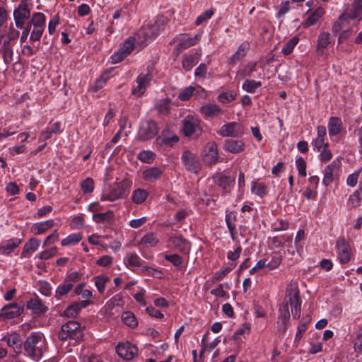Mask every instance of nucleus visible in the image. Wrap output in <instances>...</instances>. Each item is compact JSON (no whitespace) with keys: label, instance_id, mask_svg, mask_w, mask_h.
I'll use <instances>...</instances> for the list:
<instances>
[{"label":"nucleus","instance_id":"nucleus-1","mask_svg":"<svg viewBox=\"0 0 362 362\" xmlns=\"http://www.w3.org/2000/svg\"><path fill=\"white\" fill-rule=\"evenodd\" d=\"M289 305H291L293 317L299 318L301 310V300L298 286L293 284L287 286L284 303L279 308V319L284 325V332L287 329L286 323L290 318Z\"/></svg>","mask_w":362,"mask_h":362},{"label":"nucleus","instance_id":"nucleus-2","mask_svg":"<svg viewBox=\"0 0 362 362\" xmlns=\"http://www.w3.org/2000/svg\"><path fill=\"white\" fill-rule=\"evenodd\" d=\"M23 348L26 357L35 361H40L47 350L44 334L39 332H32L23 342Z\"/></svg>","mask_w":362,"mask_h":362},{"label":"nucleus","instance_id":"nucleus-3","mask_svg":"<svg viewBox=\"0 0 362 362\" xmlns=\"http://www.w3.org/2000/svg\"><path fill=\"white\" fill-rule=\"evenodd\" d=\"M130 182L123 180L120 182H114L107 189L103 190L100 200L102 202H115L118 199H125L130 192Z\"/></svg>","mask_w":362,"mask_h":362},{"label":"nucleus","instance_id":"nucleus-4","mask_svg":"<svg viewBox=\"0 0 362 362\" xmlns=\"http://www.w3.org/2000/svg\"><path fill=\"white\" fill-rule=\"evenodd\" d=\"M181 132L186 137H197L202 132L201 121L194 114H187L181 121Z\"/></svg>","mask_w":362,"mask_h":362},{"label":"nucleus","instance_id":"nucleus-5","mask_svg":"<svg viewBox=\"0 0 362 362\" xmlns=\"http://www.w3.org/2000/svg\"><path fill=\"white\" fill-rule=\"evenodd\" d=\"M82 338L83 330L80 325L75 321H69L63 325L59 332V339L63 341L67 339L80 340Z\"/></svg>","mask_w":362,"mask_h":362},{"label":"nucleus","instance_id":"nucleus-6","mask_svg":"<svg viewBox=\"0 0 362 362\" xmlns=\"http://www.w3.org/2000/svg\"><path fill=\"white\" fill-rule=\"evenodd\" d=\"M245 132L244 127L237 122H230L222 125L216 133L222 137L240 138Z\"/></svg>","mask_w":362,"mask_h":362},{"label":"nucleus","instance_id":"nucleus-7","mask_svg":"<svg viewBox=\"0 0 362 362\" xmlns=\"http://www.w3.org/2000/svg\"><path fill=\"white\" fill-rule=\"evenodd\" d=\"M136 42L137 43V39L135 35L129 37L120 48L111 56L112 62L117 64L122 62L133 51Z\"/></svg>","mask_w":362,"mask_h":362},{"label":"nucleus","instance_id":"nucleus-8","mask_svg":"<svg viewBox=\"0 0 362 362\" xmlns=\"http://www.w3.org/2000/svg\"><path fill=\"white\" fill-rule=\"evenodd\" d=\"M202 37V33H199L191 37L188 34H181L175 38V41L177 42L176 45L174 52L177 55L180 54L184 49H186L196 44H197Z\"/></svg>","mask_w":362,"mask_h":362},{"label":"nucleus","instance_id":"nucleus-9","mask_svg":"<svg viewBox=\"0 0 362 362\" xmlns=\"http://www.w3.org/2000/svg\"><path fill=\"white\" fill-rule=\"evenodd\" d=\"M158 132V128L156 122L148 119L141 122L138 136L140 140L147 141L153 138Z\"/></svg>","mask_w":362,"mask_h":362},{"label":"nucleus","instance_id":"nucleus-10","mask_svg":"<svg viewBox=\"0 0 362 362\" xmlns=\"http://www.w3.org/2000/svg\"><path fill=\"white\" fill-rule=\"evenodd\" d=\"M185 169L191 173H197L201 169V163L197 156L189 151L183 152L181 156Z\"/></svg>","mask_w":362,"mask_h":362},{"label":"nucleus","instance_id":"nucleus-11","mask_svg":"<svg viewBox=\"0 0 362 362\" xmlns=\"http://www.w3.org/2000/svg\"><path fill=\"white\" fill-rule=\"evenodd\" d=\"M24 310V308L19 303H13L4 305L0 310V317L4 320H13L19 317Z\"/></svg>","mask_w":362,"mask_h":362},{"label":"nucleus","instance_id":"nucleus-12","mask_svg":"<svg viewBox=\"0 0 362 362\" xmlns=\"http://www.w3.org/2000/svg\"><path fill=\"white\" fill-rule=\"evenodd\" d=\"M151 79L152 76L148 72L140 74L135 81L136 85L132 90V94L136 97L142 96L150 85Z\"/></svg>","mask_w":362,"mask_h":362},{"label":"nucleus","instance_id":"nucleus-13","mask_svg":"<svg viewBox=\"0 0 362 362\" xmlns=\"http://www.w3.org/2000/svg\"><path fill=\"white\" fill-rule=\"evenodd\" d=\"M116 351L122 358L130 361L137 355L138 349L136 346L127 341L119 343L116 346Z\"/></svg>","mask_w":362,"mask_h":362},{"label":"nucleus","instance_id":"nucleus-14","mask_svg":"<svg viewBox=\"0 0 362 362\" xmlns=\"http://www.w3.org/2000/svg\"><path fill=\"white\" fill-rule=\"evenodd\" d=\"M30 12L25 3H21L13 12L15 23L17 28H23L25 21L30 17Z\"/></svg>","mask_w":362,"mask_h":362},{"label":"nucleus","instance_id":"nucleus-15","mask_svg":"<svg viewBox=\"0 0 362 362\" xmlns=\"http://www.w3.org/2000/svg\"><path fill=\"white\" fill-rule=\"evenodd\" d=\"M214 182L220 187L223 194L230 192L235 185V178L222 175L221 173L216 174L213 177Z\"/></svg>","mask_w":362,"mask_h":362},{"label":"nucleus","instance_id":"nucleus-16","mask_svg":"<svg viewBox=\"0 0 362 362\" xmlns=\"http://www.w3.org/2000/svg\"><path fill=\"white\" fill-rule=\"evenodd\" d=\"M151 34V28L146 24L143 25L134 35L137 39V44L141 47L146 46L149 42L156 38L154 35Z\"/></svg>","mask_w":362,"mask_h":362},{"label":"nucleus","instance_id":"nucleus-17","mask_svg":"<svg viewBox=\"0 0 362 362\" xmlns=\"http://www.w3.org/2000/svg\"><path fill=\"white\" fill-rule=\"evenodd\" d=\"M337 249L341 263H347L351 258V248L344 238H339L337 241Z\"/></svg>","mask_w":362,"mask_h":362},{"label":"nucleus","instance_id":"nucleus-18","mask_svg":"<svg viewBox=\"0 0 362 362\" xmlns=\"http://www.w3.org/2000/svg\"><path fill=\"white\" fill-rule=\"evenodd\" d=\"M331 35L328 32L322 31L317 36L316 44V53L317 56H323L326 48L331 44Z\"/></svg>","mask_w":362,"mask_h":362},{"label":"nucleus","instance_id":"nucleus-19","mask_svg":"<svg viewBox=\"0 0 362 362\" xmlns=\"http://www.w3.org/2000/svg\"><path fill=\"white\" fill-rule=\"evenodd\" d=\"M91 304H93V302L90 300L75 302L64 310L62 315L68 317H75L82 308H85Z\"/></svg>","mask_w":362,"mask_h":362},{"label":"nucleus","instance_id":"nucleus-20","mask_svg":"<svg viewBox=\"0 0 362 362\" xmlns=\"http://www.w3.org/2000/svg\"><path fill=\"white\" fill-rule=\"evenodd\" d=\"M170 243L178 251L187 254L190 249L189 243L182 235H171L168 239Z\"/></svg>","mask_w":362,"mask_h":362},{"label":"nucleus","instance_id":"nucleus-21","mask_svg":"<svg viewBox=\"0 0 362 362\" xmlns=\"http://www.w3.org/2000/svg\"><path fill=\"white\" fill-rule=\"evenodd\" d=\"M22 241L20 238H13L2 241L0 243V255H10L18 246Z\"/></svg>","mask_w":362,"mask_h":362},{"label":"nucleus","instance_id":"nucleus-22","mask_svg":"<svg viewBox=\"0 0 362 362\" xmlns=\"http://www.w3.org/2000/svg\"><path fill=\"white\" fill-rule=\"evenodd\" d=\"M223 149L231 153H239L245 150V144L242 140L226 139L223 144Z\"/></svg>","mask_w":362,"mask_h":362},{"label":"nucleus","instance_id":"nucleus-23","mask_svg":"<svg viewBox=\"0 0 362 362\" xmlns=\"http://www.w3.org/2000/svg\"><path fill=\"white\" fill-rule=\"evenodd\" d=\"M337 168L338 162L337 160H333L331 163L325 168L323 171L324 177L322 180V183L324 185L327 187L333 182Z\"/></svg>","mask_w":362,"mask_h":362},{"label":"nucleus","instance_id":"nucleus-24","mask_svg":"<svg viewBox=\"0 0 362 362\" xmlns=\"http://www.w3.org/2000/svg\"><path fill=\"white\" fill-rule=\"evenodd\" d=\"M167 18L160 16H158L155 18V20L153 22H149L146 25L151 28L152 31L151 35H154V36L156 37L162 30H164L165 26L167 23Z\"/></svg>","mask_w":362,"mask_h":362},{"label":"nucleus","instance_id":"nucleus-25","mask_svg":"<svg viewBox=\"0 0 362 362\" xmlns=\"http://www.w3.org/2000/svg\"><path fill=\"white\" fill-rule=\"evenodd\" d=\"M163 173V170L161 168L151 167L143 171L142 177L146 181L153 182L158 180L161 177Z\"/></svg>","mask_w":362,"mask_h":362},{"label":"nucleus","instance_id":"nucleus-26","mask_svg":"<svg viewBox=\"0 0 362 362\" xmlns=\"http://www.w3.org/2000/svg\"><path fill=\"white\" fill-rule=\"evenodd\" d=\"M40 241L36 238H32L29 239L28 242L23 246L21 257L28 258L30 255L35 252L39 247Z\"/></svg>","mask_w":362,"mask_h":362},{"label":"nucleus","instance_id":"nucleus-27","mask_svg":"<svg viewBox=\"0 0 362 362\" xmlns=\"http://www.w3.org/2000/svg\"><path fill=\"white\" fill-rule=\"evenodd\" d=\"M54 226V221L52 219H49L45 221H41L34 223L31 226V232L34 235H40L45 233L49 229L52 228Z\"/></svg>","mask_w":362,"mask_h":362},{"label":"nucleus","instance_id":"nucleus-28","mask_svg":"<svg viewBox=\"0 0 362 362\" xmlns=\"http://www.w3.org/2000/svg\"><path fill=\"white\" fill-rule=\"evenodd\" d=\"M204 161L207 164L216 163L218 160V153L217 151V146L215 143L208 145L207 148L205 150L204 154Z\"/></svg>","mask_w":362,"mask_h":362},{"label":"nucleus","instance_id":"nucleus-29","mask_svg":"<svg viewBox=\"0 0 362 362\" xmlns=\"http://www.w3.org/2000/svg\"><path fill=\"white\" fill-rule=\"evenodd\" d=\"M27 308L30 310L33 313L37 315L43 314L48 310L47 308L42 304V300L38 298L30 299L27 303Z\"/></svg>","mask_w":362,"mask_h":362},{"label":"nucleus","instance_id":"nucleus-30","mask_svg":"<svg viewBox=\"0 0 362 362\" xmlns=\"http://www.w3.org/2000/svg\"><path fill=\"white\" fill-rule=\"evenodd\" d=\"M81 362H104L100 355L96 354L93 351L83 348L80 353Z\"/></svg>","mask_w":362,"mask_h":362},{"label":"nucleus","instance_id":"nucleus-31","mask_svg":"<svg viewBox=\"0 0 362 362\" xmlns=\"http://www.w3.org/2000/svg\"><path fill=\"white\" fill-rule=\"evenodd\" d=\"M325 15V10L322 7L317 8L312 12L304 21V27H310L316 24Z\"/></svg>","mask_w":362,"mask_h":362},{"label":"nucleus","instance_id":"nucleus-32","mask_svg":"<svg viewBox=\"0 0 362 362\" xmlns=\"http://www.w3.org/2000/svg\"><path fill=\"white\" fill-rule=\"evenodd\" d=\"M349 19L362 18V0H354L350 8L344 13Z\"/></svg>","mask_w":362,"mask_h":362},{"label":"nucleus","instance_id":"nucleus-33","mask_svg":"<svg viewBox=\"0 0 362 362\" xmlns=\"http://www.w3.org/2000/svg\"><path fill=\"white\" fill-rule=\"evenodd\" d=\"M200 112L206 117H214L223 113V110L216 104L203 105Z\"/></svg>","mask_w":362,"mask_h":362},{"label":"nucleus","instance_id":"nucleus-34","mask_svg":"<svg viewBox=\"0 0 362 362\" xmlns=\"http://www.w3.org/2000/svg\"><path fill=\"white\" fill-rule=\"evenodd\" d=\"M327 127L329 136H336L342 130V122L339 117H332L328 122Z\"/></svg>","mask_w":362,"mask_h":362},{"label":"nucleus","instance_id":"nucleus-35","mask_svg":"<svg viewBox=\"0 0 362 362\" xmlns=\"http://www.w3.org/2000/svg\"><path fill=\"white\" fill-rule=\"evenodd\" d=\"M19 32L13 27H10L3 42V49H4L6 52H12V49L10 47V43L11 41L17 40Z\"/></svg>","mask_w":362,"mask_h":362},{"label":"nucleus","instance_id":"nucleus-36","mask_svg":"<svg viewBox=\"0 0 362 362\" xmlns=\"http://www.w3.org/2000/svg\"><path fill=\"white\" fill-rule=\"evenodd\" d=\"M148 192L142 188H137L132 192L131 199L135 204H144L148 197Z\"/></svg>","mask_w":362,"mask_h":362},{"label":"nucleus","instance_id":"nucleus-37","mask_svg":"<svg viewBox=\"0 0 362 362\" xmlns=\"http://www.w3.org/2000/svg\"><path fill=\"white\" fill-rule=\"evenodd\" d=\"M158 140L168 146H172L173 144L179 141L178 136L172 133L170 130H164L162 132L161 135L158 138Z\"/></svg>","mask_w":362,"mask_h":362},{"label":"nucleus","instance_id":"nucleus-38","mask_svg":"<svg viewBox=\"0 0 362 362\" xmlns=\"http://www.w3.org/2000/svg\"><path fill=\"white\" fill-rule=\"evenodd\" d=\"M248 48V43L243 42L239 45L236 52L231 56L229 59L230 64H235L237 62L240 60L246 54V50Z\"/></svg>","mask_w":362,"mask_h":362},{"label":"nucleus","instance_id":"nucleus-39","mask_svg":"<svg viewBox=\"0 0 362 362\" xmlns=\"http://www.w3.org/2000/svg\"><path fill=\"white\" fill-rule=\"evenodd\" d=\"M159 243L157 235L153 232L145 234L140 240L139 243L148 247H155Z\"/></svg>","mask_w":362,"mask_h":362},{"label":"nucleus","instance_id":"nucleus-40","mask_svg":"<svg viewBox=\"0 0 362 362\" xmlns=\"http://www.w3.org/2000/svg\"><path fill=\"white\" fill-rule=\"evenodd\" d=\"M349 23V18L343 13L341 15L337 21L334 23V24L332 26V31L334 34H337L344 28H347L348 25Z\"/></svg>","mask_w":362,"mask_h":362},{"label":"nucleus","instance_id":"nucleus-41","mask_svg":"<svg viewBox=\"0 0 362 362\" xmlns=\"http://www.w3.org/2000/svg\"><path fill=\"white\" fill-rule=\"evenodd\" d=\"M196 91V93H198L201 91H204V89L199 86L194 87L189 86L187 88H185L184 90H182L178 98L182 100L185 101L190 98V97L194 94V92Z\"/></svg>","mask_w":362,"mask_h":362},{"label":"nucleus","instance_id":"nucleus-42","mask_svg":"<svg viewBox=\"0 0 362 362\" xmlns=\"http://www.w3.org/2000/svg\"><path fill=\"white\" fill-rule=\"evenodd\" d=\"M171 100L168 98L161 99L156 103V109L163 115H168L170 110Z\"/></svg>","mask_w":362,"mask_h":362},{"label":"nucleus","instance_id":"nucleus-43","mask_svg":"<svg viewBox=\"0 0 362 362\" xmlns=\"http://www.w3.org/2000/svg\"><path fill=\"white\" fill-rule=\"evenodd\" d=\"M251 192L259 197H264L267 194L268 189L265 185L253 181L251 183Z\"/></svg>","mask_w":362,"mask_h":362},{"label":"nucleus","instance_id":"nucleus-44","mask_svg":"<svg viewBox=\"0 0 362 362\" xmlns=\"http://www.w3.org/2000/svg\"><path fill=\"white\" fill-rule=\"evenodd\" d=\"M73 288V284L64 281L63 283L60 284L55 291V297L57 299H60L62 296L66 295Z\"/></svg>","mask_w":362,"mask_h":362},{"label":"nucleus","instance_id":"nucleus-45","mask_svg":"<svg viewBox=\"0 0 362 362\" xmlns=\"http://www.w3.org/2000/svg\"><path fill=\"white\" fill-rule=\"evenodd\" d=\"M354 351L360 355L362 354V325L355 332V338L353 339Z\"/></svg>","mask_w":362,"mask_h":362},{"label":"nucleus","instance_id":"nucleus-46","mask_svg":"<svg viewBox=\"0 0 362 362\" xmlns=\"http://www.w3.org/2000/svg\"><path fill=\"white\" fill-rule=\"evenodd\" d=\"M95 286L97 288L98 292L103 294L106 288V284L110 281V277L105 275H98L94 277Z\"/></svg>","mask_w":362,"mask_h":362},{"label":"nucleus","instance_id":"nucleus-47","mask_svg":"<svg viewBox=\"0 0 362 362\" xmlns=\"http://www.w3.org/2000/svg\"><path fill=\"white\" fill-rule=\"evenodd\" d=\"M197 62L198 59L196 54H186L183 57L182 67L185 71H189Z\"/></svg>","mask_w":362,"mask_h":362},{"label":"nucleus","instance_id":"nucleus-48","mask_svg":"<svg viewBox=\"0 0 362 362\" xmlns=\"http://www.w3.org/2000/svg\"><path fill=\"white\" fill-rule=\"evenodd\" d=\"M122 320L127 326L131 328H134L138 325L134 314L130 311L124 312L122 314Z\"/></svg>","mask_w":362,"mask_h":362},{"label":"nucleus","instance_id":"nucleus-49","mask_svg":"<svg viewBox=\"0 0 362 362\" xmlns=\"http://www.w3.org/2000/svg\"><path fill=\"white\" fill-rule=\"evenodd\" d=\"M82 239L81 233H73L63 239L61 245L64 247L72 246L78 244Z\"/></svg>","mask_w":362,"mask_h":362},{"label":"nucleus","instance_id":"nucleus-50","mask_svg":"<svg viewBox=\"0 0 362 362\" xmlns=\"http://www.w3.org/2000/svg\"><path fill=\"white\" fill-rule=\"evenodd\" d=\"M45 16L42 13H35L29 23H31V26L45 28Z\"/></svg>","mask_w":362,"mask_h":362},{"label":"nucleus","instance_id":"nucleus-51","mask_svg":"<svg viewBox=\"0 0 362 362\" xmlns=\"http://www.w3.org/2000/svg\"><path fill=\"white\" fill-rule=\"evenodd\" d=\"M261 86L262 83L260 81H256L255 80H246L243 83L242 88L246 92L253 93Z\"/></svg>","mask_w":362,"mask_h":362},{"label":"nucleus","instance_id":"nucleus-52","mask_svg":"<svg viewBox=\"0 0 362 362\" xmlns=\"http://www.w3.org/2000/svg\"><path fill=\"white\" fill-rule=\"evenodd\" d=\"M37 286L41 294L45 296H51L52 287L48 281L45 280H40L37 282Z\"/></svg>","mask_w":362,"mask_h":362},{"label":"nucleus","instance_id":"nucleus-53","mask_svg":"<svg viewBox=\"0 0 362 362\" xmlns=\"http://www.w3.org/2000/svg\"><path fill=\"white\" fill-rule=\"evenodd\" d=\"M298 41H299L298 37H297V36L293 37L283 47V48L281 49V52L285 55L290 54L293 52L294 47L298 43Z\"/></svg>","mask_w":362,"mask_h":362},{"label":"nucleus","instance_id":"nucleus-54","mask_svg":"<svg viewBox=\"0 0 362 362\" xmlns=\"http://www.w3.org/2000/svg\"><path fill=\"white\" fill-rule=\"evenodd\" d=\"M108 78L109 76L107 74H102L100 78L95 80L94 84L91 86V91L95 93L103 88L105 86Z\"/></svg>","mask_w":362,"mask_h":362},{"label":"nucleus","instance_id":"nucleus-55","mask_svg":"<svg viewBox=\"0 0 362 362\" xmlns=\"http://www.w3.org/2000/svg\"><path fill=\"white\" fill-rule=\"evenodd\" d=\"M113 217V211L110 210L105 213L95 214L93 216V220L95 223H103L110 220Z\"/></svg>","mask_w":362,"mask_h":362},{"label":"nucleus","instance_id":"nucleus-56","mask_svg":"<svg viewBox=\"0 0 362 362\" xmlns=\"http://www.w3.org/2000/svg\"><path fill=\"white\" fill-rule=\"evenodd\" d=\"M236 98V93L234 91L223 92L217 98L219 103H228L234 100Z\"/></svg>","mask_w":362,"mask_h":362},{"label":"nucleus","instance_id":"nucleus-57","mask_svg":"<svg viewBox=\"0 0 362 362\" xmlns=\"http://www.w3.org/2000/svg\"><path fill=\"white\" fill-rule=\"evenodd\" d=\"M81 187L84 194L90 193L94 189V181L90 177H87L81 182Z\"/></svg>","mask_w":362,"mask_h":362},{"label":"nucleus","instance_id":"nucleus-58","mask_svg":"<svg viewBox=\"0 0 362 362\" xmlns=\"http://www.w3.org/2000/svg\"><path fill=\"white\" fill-rule=\"evenodd\" d=\"M235 265L221 269L215 273L213 276L212 281L217 282L223 279L233 268Z\"/></svg>","mask_w":362,"mask_h":362},{"label":"nucleus","instance_id":"nucleus-59","mask_svg":"<svg viewBox=\"0 0 362 362\" xmlns=\"http://www.w3.org/2000/svg\"><path fill=\"white\" fill-rule=\"evenodd\" d=\"M214 13V11L212 8L206 10L204 13L200 14L196 19L195 24L199 25L203 23L210 19Z\"/></svg>","mask_w":362,"mask_h":362},{"label":"nucleus","instance_id":"nucleus-60","mask_svg":"<svg viewBox=\"0 0 362 362\" xmlns=\"http://www.w3.org/2000/svg\"><path fill=\"white\" fill-rule=\"evenodd\" d=\"M57 253V248L54 247L48 250L42 251L37 255V257L42 260H47L52 257H54Z\"/></svg>","mask_w":362,"mask_h":362},{"label":"nucleus","instance_id":"nucleus-61","mask_svg":"<svg viewBox=\"0 0 362 362\" xmlns=\"http://www.w3.org/2000/svg\"><path fill=\"white\" fill-rule=\"evenodd\" d=\"M141 262V259L136 253H130L127 256V262L129 266L140 267Z\"/></svg>","mask_w":362,"mask_h":362},{"label":"nucleus","instance_id":"nucleus-62","mask_svg":"<svg viewBox=\"0 0 362 362\" xmlns=\"http://www.w3.org/2000/svg\"><path fill=\"white\" fill-rule=\"evenodd\" d=\"M154 153L151 151H142L138 154V159L144 163H151L154 158Z\"/></svg>","mask_w":362,"mask_h":362},{"label":"nucleus","instance_id":"nucleus-63","mask_svg":"<svg viewBox=\"0 0 362 362\" xmlns=\"http://www.w3.org/2000/svg\"><path fill=\"white\" fill-rule=\"evenodd\" d=\"M281 262V257L274 253L272 255L271 260L267 263V267L269 269H274L277 268Z\"/></svg>","mask_w":362,"mask_h":362},{"label":"nucleus","instance_id":"nucleus-64","mask_svg":"<svg viewBox=\"0 0 362 362\" xmlns=\"http://www.w3.org/2000/svg\"><path fill=\"white\" fill-rule=\"evenodd\" d=\"M3 340H4L7 345L10 347H14L15 345L19 343L20 338L19 335L16 333L11 334L7 337H4L3 338Z\"/></svg>","mask_w":362,"mask_h":362}]
</instances>
